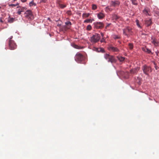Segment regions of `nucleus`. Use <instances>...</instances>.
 <instances>
[{
  "label": "nucleus",
  "mask_w": 159,
  "mask_h": 159,
  "mask_svg": "<svg viewBox=\"0 0 159 159\" xmlns=\"http://www.w3.org/2000/svg\"><path fill=\"white\" fill-rule=\"evenodd\" d=\"M104 57L108 62H110L111 63H116L117 61V60L114 56L107 53L104 54Z\"/></svg>",
  "instance_id": "f257e3e1"
},
{
  "label": "nucleus",
  "mask_w": 159,
  "mask_h": 159,
  "mask_svg": "<svg viewBox=\"0 0 159 159\" xmlns=\"http://www.w3.org/2000/svg\"><path fill=\"white\" fill-rule=\"evenodd\" d=\"M142 69L143 73L148 76L149 73L152 71V68L150 66L146 65H144L142 67Z\"/></svg>",
  "instance_id": "f03ea898"
},
{
  "label": "nucleus",
  "mask_w": 159,
  "mask_h": 159,
  "mask_svg": "<svg viewBox=\"0 0 159 159\" xmlns=\"http://www.w3.org/2000/svg\"><path fill=\"white\" fill-rule=\"evenodd\" d=\"M25 18L29 20H31L34 19V16L32 12L30 10H28L24 13Z\"/></svg>",
  "instance_id": "7ed1b4c3"
},
{
  "label": "nucleus",
  "mask_w": 159,
  "mask_h": 159,
  "mask_svg": "<svg viewBox=\"0 0 159 159\" xmlns=\"http://www.w3.org/2000/svg\"><path fill=\"white\" fill-rule=\"evenodd\" d=\"M100 39V35L98 34H95L93 35L91 37V41L93 43H97L98 41Z\"/></svg>",
  "instance_id": "20e7f679"
},
{
  "label": "nucleus",
  "mask_w": 159,
  "mask_h": 159,
  "mask_svg": "<svg viewBox=\"0 0 159 159\" xmlns=\"http://www.w3.org/2000/svg\"><path fill=\"white\" fill-rule=\"evenodd\" d=\"M84 59L83 55L79 52H77L75 55V60L76 61L80 63Z\"/></svg>",
  "instance_id": "39448f33"
},
{
  "label": "nucleus",
  "mask_w": 159,
  "mask_h": 159,
  "mask_svg": "<svg viewBox=\"0 0 159 159\" xmlns=\"http://www.w3.org/2000/svg\"><path fill=\"white\" fill-rule=\"evenodd\" d=\"M123 33L125 35L128 36L129 34H131L132 33V29L131 28L127 27L125 29L123 30Z\"/></svg>",
  "instance_id": "423d86ee"
},
{
  "label": "nucleus",
  "mask_w": 159,
  "mask_h": 159,
  "mask_svg": "<svg viewBox=\"0 0 159 159\" xmlns=\"http://www.w3.org/2000/svg\"><path fill=\"white\" fill-rule=\"evenodd\" d=\"M94 24V28L96 29H102L104 26V24L102 22H96Z\"/></svg>",
  "instance_id": "0eeeda50"
},
{
  "label": "nucleus",
  "mask_w": 159,
  "mask_h": 159,
  "mask_svg": "<svg viewBox=\"0 0 159 159\" xmlns=\"http://www.w3.org/2000/svg\"><path fill=\"white\" fill-rule=\"evenodd\" d=\"M9 48L11 50H14L17 47V45L13 40H10L9 42Z\"/></svg>",
  "instance_id": "6e6552de"
},
{
  "label": "nucleus",
  "mask_w": 159,
  "mask_h": 159,
  "mask_svg": "<svg viewBox=\"0 0 159 159\" xmlns=\"http://www.w3.org/2000/svg\"><path fill=\"white\" fill-rule=\"evenodd\" d=\"M108 49L109 50L113 52H119V50L116 47L113 46L112 45H110L108 47Z\"/></svg>",
  "instance_id": "1a4fd4ad"
},
{
  "label": "nucleus",
  "mask_w": 159,
  "mask_h": 159,
  "mask_svg": "<svg viewBox=\"0 0 159 159\" xmlns=\"http://www.w3.org/2000/svg\"><path fill=\"white\" fill-rule=\"evenodd\" d=\"M120 3V2L118 1H111V6L114 7H116V6H119Z\"/></svg>",
  "instance_id": "9d476101"
},
{
  "label": "nucleus",
  "mask_w": 159,
  "mask_h": 159,
  "mask_svg": "<svg viewBox=\"0 0 159 159\" xmlns=\"http://www.w3.org/2000/svg\"><path fill=\"white\" fill-rule=\"evenodd\" d=\"M26 9L27 8L25 7H21L20 8H19L17 10V13L19 15H20L21 14L22 12H24Z\"/></svg>",
  "instance_id": "9b49d317"
},
{
  "label": "nucleus",
  "mask_w": 159,
  "mask_h": 159,
  "mask_svg": "<svg viewBox=\"0 0 159 159\" xmlns=\"http://www.w3.org/2000/svg\"><path fill=\"white\" fill-rule=\"evenodd\" d=\"M152 20L149 19L145 20V24L147 25V26H150L152 25Z\"/></svg>",
  "instance_id": "f8f14e48"
},
{
  "label": "nucleus",
  "mask_w": 159,
  "mask_h": 159,
  "mask_svg": "<svg viewBox=\"0 0 159 159\" xmlns=\"http://www.w3.org/2000/svg\"><path fill=\"white\" fill-rule=\"evenodd\" d=\"M151 41L152 43H153L155 46H157L158 45V41H157L156 39H155L153 37L152 38Z\"/></svg>",
  "instance_id": "ddd939ff"
},
{
  "label": "nucleus",
  "mask_w": 159,
  "mask_h": 159,
  "mask_svg": "<svg viewBox=\"0 0 159 159\" xmlns=\"http://www.w3.org/2000/svg\"><path fill=\"white\" fill-rule=\"evenodd\" d=\"M149 10L148 8H145L143 11V13L146 16L150 15L149 14Z\"/></svg>",
  "instance_id": "4468645a"
},
{
  "label": "nucleus",
  "mask_w": 159,
  "mask_h": 159,
  "mask_svg": "<svg viewBox=\"0 0 159 159\" xmlns=\"http://www.w3.org/2000/svg\"><path fill=\"white\" fill-rule=\"evenodd\" d=\"M97 16L98 19H102L105 17V15L102 12H100L98 14Z\"/></svg>",
  "instance_id": "2eb2a0df"
},
{
  "label": "nucleus",
  "mask_w": 159,
  "mask_h": 159,
  "mask_svg": "<svg viewBox=\"0 0 159 159\" xmlns=\"http://www.w3.org/2000/svg\"><path fill=\"white\" fill-rule=\"evenodd\" d=\"M142 49L143 51L147 52L148 54L150 53L151 52L150 50L146 47L143 48Z\"/></svg>",
  "instance_id": "dca6fc26"
},
{
  "label": "nucleus",
  "mask_w": 159,
  "mask_h": 159,
  "mask_svg": "<svg viewBox=\"0 0 159 159\" xmlns=\"http://www.w3.org/2000/svg\"><path fill=\"white\" fill-rule=\"evenodd\" d=\"M117 59L118 60L120 61V62H123L124 61L125 59V58L124 57H121V56H118L117 57Z\"/></svg>",
  "instance_id": "f3484780"
},
{
  "label": "nucleus",
  "mask_w": 159,
  "mask_h": 159,
  "mask_svg": "<svg viewBox=\"0 0 159 159\" xmlns=\"http://www.w3.org/2000/svg\"><path fill=\"white\" fill-rule=\"evenodd\" d=\"M112 18L113 20H117L120 18V16H117L116 14H113L112 15Z\"/></svg>",
  "instance_id": "a211bd4d"
},
{
  "label": "nucleus",
  "mask_w": 159,
  "mask_h": 159,
  "mask_svg": "<svg viewBox=\"0 0 159 159\" xmlns=\"http://www.w3.org/2000/svg\"><path fill=\"white\" fill-rule=\"evenodd\" d=\"M14 20V18L9 17L8 20V21L9 23H11L13 22Z\"/></svg>",
  "instance_id": "6ab92c4d"
},
{
  "label": "nucleus",
  "mask_w": 159,
  "mask_h": 159,
  "mask_svg": "<svg viewBox=\"0 0 159 159\" xmlns=\"http://www.w3.org/2000/svg\"><path fill=\"white\" fill-rule=\"evenodd\" d=\"M105 11L107 12L109 11H112V9L110 8L109 6H107L105 8Z\"/></svg>",
  "instance_id": "aec40b11"
},
{
  "label": "nucleus",
  "mask_w": 159,
  "mask_h": 159,
  "mask_svg": "<svg viewBox=\"0 0 159 159\" xmlns=\"http://www.w3.org/2000/svg\"><path fill=\"white\" fill-rule=\"evenodd\" d=\"M130 72L131 74H135L137 73V69H134L130 70Z\"/></svg>",
  "instance_id": "412c9836"
},
{
  "label": "nucleus",
  "mask_w": 159,
  "mask_h": 159,
  "mask_svg": "<svg viewBox=\"0 0 159 159\" xmlns=\"http://www.w3.org/2000/svg\"><path fill=\"white\" fill-rule=\"evenodd\" d=\"M36 4L34 3V0H33L32 1L30 2L29 3V6L30 7L32 6H36Z\"/></svg>",
  "instance_id": "4be33fe9"
},
{
  "label": "nucleus",
  "mask_w": 159,
  "mask_h": 159,
  "mask_svg": "<svg viewBox=\"0 0 159 159\" xmlns=\"http://www.w3.org/2000/svg\"><path fill=\"white\" fill-rule=\"evenodd\" d=\"M90 15L89 13H84L83 14L82 17L84 18H86L89 16Z\"/></svg>",
  "instance_id": "5701e85b"
},
{
  "label": "nucleus",
  "mask_w": 159,
  "mask_h": 159,
  "mask_svg": "<svg viewBox=\"0 0 159 159\" xmlns=\"http://www.w3.org/2000/svg\"><path fill=\"white\" fill-rule=\"evenodd\" d=\"M73 46L74 48L77 49H82L83 48L81 47L76 44H73Z\"/></svg>",
  "instance_id": "b1692460"
},
{
  "label": "nucleus",
  "mask_w": 159,
  "mask_h": 159,
  "mask_svg": "<svg viewBox=\"0 0 159 159\" xmlns=\"http://www.w3.org/2000/svg\"><path fill=\"white\" fill-rule=\"evenodd\" d=\"M129 46L130 49L132 50L133 48V43H129Z\"/></svg>",
  "instance_id": "393cba45"
},
{
  "label": "nucleus",
  "mask_w": 159,
  "mask_h": 159,
  "mask_svg": "<svg viewBox=\"0 0 159 159\" xmlns=\"http://www.w3.org/2000/svg\"><path fill=\"white\" fill-rule=\"evenodd\" d=\"M133 4L136 5H137V2L136 0H130Z\"/></svg>",
  "instance_id": "a878e982"
},
{
  "label": "nucleus",
  "mask_w": 159,
  "mask_h": 159,
  "mask_svg": "<svg viewBox=\"0 0 159 159\" xmlns=\"http://www.w3.org/2000/svg\"><path fill=\"white\" fill-rule=\"evenodd\" d=\"M92 20L91 19H87L84 21V23H92Z\"/></svg>",
  "instance_id": "bb28decb"
},
{
  "label": "nucleus",
  "mask_w": 159,
  "mask_h": 159,
  "mask_svg": "<svg viewBox=\"0 0 159 159\" xmlns=\"http://www.w3.org/2000/svg\"><path fill=\"white\" fill-rule=\"evenodd\" d=\"M136 23L137 25L138 26V27L141 28V27L139 24V21L138 20H136Z\"/></svg>",
  "instance_id": "cd10ccee"
},
{
  "label": "nucleus",
  "mask_w": 159,
  "mask_h": 159,
  "mask_svg": "<svg viewBox=\"0 0 159 159\" xmlns=\"http://www.w3.org/2000/svg\"><path fill=\"white\" fill-rule=\"evenodd\" d=\"M59 7L61 8H63L66 7V5L62 4H59Z\"/></svg>",
  "instance_id": "c85d7f7f"
},
{
  "label": "nucleus",
  "mask_w": 159,
  "mask_h": 159,
  "mask_svg": "<svg viewBox=\"0 0 159 159\" xmlns=\"http://www.w3.org/2000/svg\"><path fill=\"white\" fill-rule=\"evenodd\" d=\"M92 29V27L90 25H88L86 28V29L88 30H90Z\"/></svg>",
  "instance_id": "c756f323"
},
{
  "label": "nucleus",
  "mask_w": 159,
  "mask_h": 159,
  "mask_svg": "<svg viewBox=\"0 0 159 159\" xmlns=\"http://www.w3.org/2000/svg\"><path fill=\"white\" fill-rule=\"evenodd\" d=\"M97 8V6L96 5L93 4L92 5V9L94 10L96 9Z\"/></svg>",
  "instance_id": "7c9ffc66"
},
{
  "label": "nucleus",
  "mask_w": 159,
  "mask_h": 159,
  "mask_svg": "<svg viewBox=\"0 0 159 159\" xmlns=\"http://www.w3.org/2000/svg\"><path fill=\"white\" fill-rule=\"evenodd\" d=\"M65 23L66 25H69L70 26L71 25V22L70 21H67Z\"/></svg>",
  "instance_id": "2f4dec72"
},
{
  "label": "nucleus",
  "mask_w": 159,
  "mask_h": 159,
  "mask_svg": "<svg viewBox=\"0 0 159 159\" xmlns=\"http://www.w3.org/2000/svg\"><path fill=\"white\" fill-rule=\"evenodd\" d=\"M47 0H40V3H45L46 2Z\"/></svg>",
  "instance_id": "473e14b6"
},
{
  "label": "nucleus",
  "mask_w": 159,
  "mask_h": 159,
  "mask_svg": "<svg viewBox=\"0 0 159 159\" xmlns=\"http://www.w3.org/2000/svg\"><path fill=\"white\" fill-rule=\"evenodd\" d=\"M101 42H105V39L104 37L102 38V39L100 41Z\"/></svg>",
  "instance_id": "72a5a7b5"
},
{
  "label": "nucleus",
  "mask_w": 159,
  "mask_h": 159,
  "mask_svg": "<svg viewBox=\"0 0 159 159\" xmlns=\"http://www.w3.org/2000/svg\"><path fill=\"white\" fill-rule=\"evenodd\" d=\"M9 6L10 7H14L16 6V5L15 4H10L9 5Z\"/></svg>",
  "instance_id": "f704fd0d"
},
{
  "label": "nucleus",
  "mask_w": 159,
  "mask_h": 159,
  "mask_svg": "<svg viewBox=\"0 0 159 159\" xmlns=\"http://www.w3.org/2000/svg\"><path fill=\"white\" fill-rule=\"evenodd\" d=\"M114 38L115 39H119L120 38V37L117 35H115Z\"/></svg>",
  "instance_id": "c9c22d12"
},
{
  "label": "nucleus",
  "mask_w": 159,
  "mask_h": 159,
  "mask_svg": "<svg viewBox=\"0 0 159 159\" xmlns=\"http://www.w3.org/2000/svg\"><path fill=\"white\" fill-rule=\"evenodd\" d=\"M111 24V23H110V24H107L106 26V29H107V27H109Z\"/></svg>",
  "instance_id": "e433bc0d"
},
{
  "label": "nucleus",
  "mask_w": 159,
  "mask_h": 159,
  "mask_svg": "<svg viewBox=\"0 0 159 159\" xmlns=\"http://www.w3.org/2000/svg\"><path fill=\"white\" fill-rule=\"evenodd\" d=\"M154 67L155 68L156 70H157L158 68V67L157 65H155V66H154Z\"/></svg>",
  "instance_id": "4c0bfd02"
},
{
  "label": "nucleus",
  "mask_w": 159,
  "mask_h": 159,
  "mask_svg": "<svg viewBox=\"0 0 159 159\" xmlns=\"http://www.w3.org/2000/svg\"><path fill=\"white\" fill-rule=\"evenodd\" d=\"M13 37L12 36H11L10 38L9 39V41L11 40H13L12 39V38Z\"/></svg>",
  "instance_id": "58836bf2"
},
{
  "label": "nucleus",
  "mask_w": 159,
  "mask_h": 159,
  "mask_svg": "<svg viewBox=\"0 0 159 159\" xmlns=\"http://www.w3.org/2000/svg\"><path fill=\"white\" fill-rule=\"evenodd\" d=\"M21 7V6H20L18 5V6H17V8H19H19H21V7Z\"/></svg>",
  "instance_id": "ea45409f"
},
{
  "label": "nucleus",
  "mask_w": 159,
  "mask_h": 159,
  "mask_svg": "<svg viewBox=\"0 0 159 159\" xmlns=\"http://www.w3.org/2000/svg\"><path fill=\"white\" fill-rule=\"evenodd\" d=\"M22 2H26L27 0H21Z\"/></svg>",
  "instance_id": "a19ab883"
},
{
  "label": "nucleus",
  "mask_w": 159,
  "mask_h": 159,
  "mask_svg": "<svg viewBox=\"0 0 159 159\" xmlns=\"http://www.w3.org/2000/svg\"><path fill=\"white\" fill-rule=\"evenodd\" d=\"M101 36H102V38H103V36H104V34H103V33H102V32H101Z\"/></svg>",
  "instance_id": "79ce46f5"
},
{
  "label": "nucleus",
  "mask_w": 159,
  "mask_h": 159,
  "mask_svg": "<svg viewBox=\"0 0 159 159\" xmlns=\"http://www.w3.org/2000/svg\"><path fill=\"white\" fill-rule=\"evenodd\" d=\"M153 63L154 65V66H155V65H157V64H156V63L154 61H153Z\"/></svg>",
  "instance_id": "37998d69"
},
{
  "label": "nucleus",
  "mask_w": 159,
  "mask_h": 159,
  "mask_svg": "<svg viewBox=\"0 0 159 159\" xmlns=\"http://www.w3.org/2000/svg\"><path fill=\"white\" fill-rule=\"evenodd\" d=\"M19 4L18 3H17L16 4H15V5H16V6H18L19 5Z\"/></svg>",
  "instance_id": "c03bdc74"
},
{
  "label": "nucleus",
  "mask_w": 159,
  "mask_h": 159,
  "mask_svg": "<svg viewBox=\"0 0 159 159\" xmlns=\"http://www.w3.org/2000/svg\"><path fill=\"white\" fill-rule=\"evenodd\" d=\"M107 29H106V28H105V30H105V31H106Z\"/></svg>",
  "instance_id": "a18cd8bd"
},
{
  "label": "nucleus",
  "mask_w": 159,
  "mask_h": 159,
  "mask_svg": "<svg viewBox=\"0 0 159 159\" xmlns=\"http://www.w3.org/2000/svg\"><path fill=\"white\" fill-rule=\"evenodd\" d=\"M0 21H1V22H3V21H2V20H0Z\"/></svg>",
  "instance_id": "49530a36"
},
{
  "label": "nucleus",
  "mask_w": 159,
  "mask_h": 159,
  "mask_svg": "<svg viewBox=\"0 0 159 159\" xmlns=\"http://www.w3.org/2000/svg\"><path fill=\"white\" fill-rule=\"evenodd\" d=\"M17 0H13L14 1H16Z\"/></svg>",
  "instance_id": "de8ad7c7"
}]
</instances>
